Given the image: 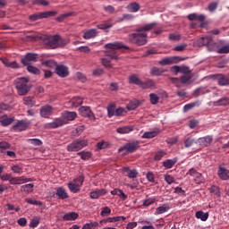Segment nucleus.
I'll use <instances>...</instances> for the list:
<instances>
[{"instance_id":"1","label":"nucleus","mask_w":229,"mask_h":229,"mask_svg":"<svg viewBox=\"0 0 229 229\" xmlns=\"http://www.w3.org/2000/svg\"><path fill=\"white\" fill-rule=\"evenodd\" d=\"M156 26L157 23H149L136 29L135 33L128 35L129 42H131V44H136L137 46H146V44H148V34L142 31H151Z\"/></svg>"},{"instance_id":"2","label":"nucleus","mask_w":229,"mask_h":229,"mask_svg":"<svg viewBox=\"0 0 229 229\" xmlns=\"http://www.w3.org/2000/svg\"><path fill=\"white\" fill-rule=\"evenodd\" d=\"M76 112L65 111L62 114V118H56L52 123H47V128L56 129L67 124V121H74L77 117Z\"/></svg>"},{"instance_id":"3","label":"nucleus","mask_w":229,"mask_h":229,"mask_svg":"<svg viewBox=\"0 0 229 229\" xmlns=\"http://www.w3.org/2000/svg\"><path fill=\"white\" fill-rule=\"evenodd\" d=\"M105 47L109 49L106 51V56L111 60H119L117 49H130V47L124 46L122 42L108 43L105 45Z\"/></svg>"},{"instance_id":"4","label":"nucleus","mask_w":229,"mask_h":229,"mask_svg":"<svg viewBox=\"0 0 229 229\" xmlns=\"http://www.w3.org/2000/svg\"><path fill=\"white\" fill-rule=\"evenodd\" d=\"M46 46L50 49H58V47L67 46V39L60 37V35L51 36L48 37Z\"/></svg>"},{"instance_id":"5","label":"nucleus","mask_w":229,"mask_h":229,"mask_svg":"<svg viewBox=\"0 0 229 229\" xmlns=\"http://www.w3.org/2000/svg\"><path fill=\"white\" fill-rule=\"evenodd\" d=\"M30 79L26 77L18 78L15 80L16 89L19 96H26V94L30 92V89H31V87L28 85Z\"/></svg>"},{"instance_id":"6","label":"nucleus","mask_w":229,"mask_h":229,"mask_svg":"<svg viewBox=\"0 0 229 229\" xmlns=\"http://www.w3.org/2000/svg\"><path fill=\"white\" fill-rule=\"evenodd\" d=\"M87 146H89V140L77 139L67 146V151H70V152L80 151L83 149V148H87Z\"/></svg>"},{"instance_id":"7","label":"nucleus","mask_w":229,"mask_h":229,"mask_svg":"<svg viewBox=\"0 0 229 229\" xmlns=\"http://www.w3.org/2000/svg\"><path fill=\"white\" fill-rule=\"evenodd\" d=\"M55 11H47V12H41L38 13L31 14L29 19L30 21H32V22H35V21H38L40 19H49V17H55L56 15Z\"/></svg>"},{"instance_id":"8","label":"nucleus","mask_w":229,"mask_h":229,"mask_svg":"<svg viewBox=\"0 0 229 229\" xmlns=\"http://www.w3.org/2000/svg\"><path fill=\"white\" fill-rule=\"evenodd\" d=\"M140 147V141L135 140L129 143H126L122 148L118 149L119 153L122 151H126L127 153H135L136 150Z\"/></svg>"},{"instance_id":"9","label":"nucleus","mask_w":229,"mask_h":229,"mask_svg":"<svg viewBox=\"0 0 229 229\" xmlns=\"http://www.w3.org/2000/svg\"><path fill=\"white\" fill-rule=\"evenodd\" d=\"M211 78L213 80H216V81H217L220 87L229 86V77L225 74L218 73V74L211 75Z\"/></svg>"},{"instance_id":"10","label":"nucleus","mask_w":229,"mask_h":229,"mask_svg":"<svg viewBox=\"0 0 229 229\" xmlns=\"http://www.w3.org/2000/svg\"><path fill=\"white\" fill-rule=\"evenodd\" d=\"M79 112L82 117H89L91 121L96 119V115H94V113L90 110V106H81L79 108Z\"/></svg>"},{"instance_id":"11","label":"nucleus","mask_w":229,"mask_h":229,"mask_svg":"<svg viewBox=\"0 0 229 229\" xmlns=\"http://www.w3.org/2000/svg\"><path fill=\"white\" fill-rule=\"evenodd\" d=\"M182 60L180 56L165 57L158 62L159 65H173V64H178Z\"/></svg>"},{"instance_id":"12","label":"nucleus","mask_w":229,"mask_h":229,"mask_svg":"<svg viewBox=\"0 0 229 229\" xmlns=\"http://www.w3.org/2000/svg\"><path fill=\"white\" fill-rule=\"evenodd\" d=\"M55 73L57 76H60V78H67V76H69V68L64 64H57L55 66Z\"/></svg>"},{"instance_id":"13","label":"nucleus","mask_w":229,"mask_h":229,"mask_svg":"<svg viewBox=\"0 0 229 229\" xmlns=\"http://www.w3.org/2000/svg\"><path fill=\"white\" fill-rule=\"evenodd\" d=\"M38 58V55L37 54H31V53H28L24 58L21 59V64L23 65H30V63L31 62H37Z\"/></svg>"},{"instance_id":"14","label":"nucleus","mask_w":229,"mask_h":229,"mask_svg":"<svg viewBox=\"0 0 229 229\" xmlns=\"http://www.w3.org/2000/svg\"><path fill=\"white\" fill-rule=\"evenodd\" d=\"M28 124H30V123H28L26 120L18 121L13 126V130H14V131H24L28 128Z\"/></svg>"},{"instance_id":"15","label":"nucleus","mask_w":229,"mask_h":229,"mask_svg":"<svg viewBox=\"0 0 229 229\" xmlns=\"http://www.w3.org/2000/svg\"><path fill=\"white\" fill-rule=\"evenodd\" d=\"M40 115L41 117L47 119V117L53 115V107L51 106H42L40 109Z\"/></svg>"},{"instance_id":"16","label":"nucleus","mask_w":229,"mask_h":229,"mask_svg":"<svg viewBox=\"0 0 229 229\" xmlns=\"http://www.w3.org/2000/svg\"><path fill=\"white\" fill-rule=\"evenodd\" d=\"M108 191L106 189H97L89 193L91 199H98L100 196H105Z\"/></svg>"},{"instance_id":"17","label":"nucleus","mask_w":229,"mask_h":229,"mask_svg":"<svg viewBox=\"0 0 229 229\" xmlns=\"http://www.w3.org/2000/svg\"><path fill=\"white\" fill-rule=\"evenodd\" d=\"M212 136H206L203 138H199L198 140V143L199 144V146H201V148H207L210 146V144H212Z\"/></svg>"},{"instance_id":"18","label":"nucleus","mask_w":229,"mask_h":229,"mask_svg":"<svg viewBox=\"0 0 229 229\" xmlns=\"http://www.w3.org/2000/svg\"><path fill=\"white\" fill-rule=\"evenodd\" d=\"M13 121H15L13 117H8L6 114H0V123L2 126H10Z\"/></svg>"},{"instance_id":"19","label":"nucleus","mask_w":229,"mask_h":229,"mask_svg":"<svg viewBox=\"0 0 229 229\" xmlns=\"http://www.w3.org/2000/svg\"><path fill=\"white\" fill-rule=\"evenodd\" d=\"M55 196H57L59 199H67V198H69V194L64 187L57 188Z\"/></svg>"},{"instance_id":"20","label":"nucleus","mask_w":229,"mask_h":229,"mask_svg":"<svg viewBox=\"0 0 229 229\" xmlns=\"http://www.w3.org/2000/svg\"><path fill=\"white\" fill-rule=\"evenodd\" d=\"M95 37H98V30L96 29L89 30L83 34V38L86 40H90V38H95Z\"/></svg>"},{"instance_id":"21","label":"nucleus","mask_w":229,"mask_h":229,"mask_svg":"<svg viewBox=\"0 0 229 229\" xmlns=\"http://www.w3.org/2000/svg\"><path fill=\"white\" fill-rule=\"evenodd\" d=\"M217 175L221 180H229V170L220 166L217 172Z\"/></svg>"},{"instance_id":"22","label":"nucleus","mask_w":229,"mask_h":229,"mask_svg":"<svg viewBox=\"0 0 229 229\" xmlns=\"http://www.w3.org/2000/svg\"><path fill=\"white\" fill-rule=\"evenodd\" d=\"M123 173H127L128 178L133 179L139 176V172L135 169L130 170V167H123Z\"/></svg>"},{"instance_id":"23","label":"nucleus","mask_w":229,"mask_h":229,"mask_svg":"<svg viewBox=\"0 0 229 229\" xmlns=\"http://www.w3.org/2000/svg\"><path fill=\"white\" fill-rule=\"evenodd\" d=\"M207 17L204 14L198 15L197 13H191L188 15L189 21H199V22H204Z\"/></svg>"},{"instance_id":"24","label":"nucleus","mask_w":229,"mask_h":229,"mask_svg":"<svg viewBox=\"0 0 229 229\" xmlns=\"http://www.w3.org/2000/svg\"><path fill=\"white\" fill-rule=\"evenodd\" d=\"M215 106H227L229 105V97H223L213 103Z\"/></svg>"},{"instance_id":"25","label":"nucleus","mask_w":229,"mask_h":229,"mask_svg":"<svg viewBox=\"0 0 229 229\" xmlns=\"http://www.w3.org/2000/svg\"><path fill=\"white\" fill-rule=\"evenodd\" d=\"M79 215L76 212H69L64 215L63 219L64 221H76L78 219Z\"/></svg>"},{"instance_id":"26","label":"nucleus","mask_w":229,"mask_h":229,"mask_svg":"<svg viewBox=\"0 0 229 229\" xmlns=\"http://www.w3.org/2000/svg\"><path fill=\"white\" fill-rule=\"evenodd\" d=\"M178 162L176 158L174 159H166L163 162V167L165 169H173L174 165Z\"/></svg>"},{"instance_id":"27","label":"nucleus","mask_w":229,"mask_h":229,"mask_svg":"<svg viewBox=\"0 0 229 229\" xmlns=\"http://www.w3.org/2000/svg\"><path fill=\"white\" fill-rule=\"evenodd\" d=\"M116 131L121 135H124L125 133H130V131H133V127H131V125L119 127L116 129Z\"/></svg>"},{"instance_id":"28","label":"nucleus","mask_w":229,"mask_h":229,"mask_svg":"<svg viewBox=\"0 0 229 229\" xmlns=\"http://www.w3.org/2000/svg\"><path fill=\"white\" fill-rule=\"evenodd\" d=\"M167 210H169V205L163 204L156 209L155 216H160V214H165Z\"/></svg>"},{"instance_id":"29","label":"nucleus","mask_w":229,"mask_h":229,"mask_svg":"<svg viewBox=\"0 0 229 229\" xmlns=\"http://www.w3.org/2000/svg\"><path fill=\"white\" fill-rule=\"evenodd\" d=\"M127 10L131 12V13H135L140 10V4H139L137 2L131 3L129 5H127Z\"/></svg>"},{"instance_id":"30","label":"nucleus","mask_w":229,"mask_h":229,"mask_svg":"<svg viewBox=\"0 0 229 229\" xmlns=\"http://www.w3.org/2000/svg\"><path fill=\"white\" fill-rule=\"evenodd\" d=\"M70 103L73 108H78V106L83 105V98L76 97L72 98Z\"/></svg>"},{"instance_id":"31","label":"nucleus","mask_w":229,"mask_h":229,"mask_svg":"<svg viewBox=\"0 0 229 229\" xmlns=\"http://www.w3.org/2000/svg\"><path fill=\"white\" fill-rule=\"evenodd\" d=\"M140 106V102L139 100H132L127 104V109L129 110H136Z\"/></svg>"},{"instance_id":"32","label":"nucleus","mask_w":229,"mask_h":229,"mask_svg":"<svg viewBox=\"0 0 229 229\" xmlns=\"http://www.w3.org/2000/svg\"><path fill=\"white\" fill-rule=\"evenodd\" d=\"M195 217H197V219H201L202 221H207V219H208V213L199 210L195 213Z\"/></svg>"},{"instance_id":"33","label":"nucleus","mask_w":229,"mask_h":229,"mask_svg":"<svg viewBox=\"0 0 229 229\" xmlns=\"http://www.w3.org/2000/svg\"><path fill=\"white\" fill-rule=\"evenodd\" d=\"M33 187H35L34 183L24 184L21 187V192H33Z\"/></svg>"},{"instance_id":"34","label":"nucleus","mask_w":229,"mask_h":229,"mask_svg":"<svg viewBox=\"0 0 229 229\" xmlns=\"http://www.w3.org/2000/svg\"><path fill=\"white\" fill-rule=\"evenodd\" d=\"M157 135H158V132L157 131H146L141 136V139H155Z\"/></svg>"},{"instance_id":"35","label":"nucleus","mask_w":229,"mask_h":229,"mask_svg":"<svg viewBox=\"0 0 229 229\" xmlns=\"http://www.w3.org/2000/svg\"><path fill=\"white\" fill-rule=\"evenodd\" d=\"M165 72V70L157 67H153L150 70V73L152 74V76H162V74H164Z\"/></svg>"},{"instance_id":"36","label":"nucleus","mask_w":229,"mask_h":229,"mask_svg":"<svg viewBox=\"0 0 229 229\" xmlns=\"http://www.w3.org/2000/svg\"><path fill=\"white\" fill-rule=\"evenodd\" d=\"M114 26V23L110 22V20L104 21L103 23H100L97 26L98 30H108L109 28H112Z\"/></svg>"},{"instance_id":"37","label":"nucleus","mask_w":229,"mask_h":229,"mask_svg":"<svg viewBox=\"0 0 229 229\" xmlns=\"http://www.w3.org/2000/svg\"><path fill=\"white\" fill-rule=\"evenodd\" d=\"M68 188L71 191V192H73V194H76L81 191L80 186H77L76 183H74L72 181L68 183Z\"/></svg>"},{"instance_id":"38","label":"nucleus","mask_w":229,"mask_h":229,"mask_svg":"<svg viewBox=\"0 0 229 229\" xmlns=\"http://www.w3.org/2000/svg\"><path fill=\"white\" fill-rule=\"evenodd\" d=\"M23 103L30 107L35 106V98H33V97H25L23 98Z\"/></svg>"},{"instance_id":"39","label":"nucleus","mask_w":229,"mask_h":229,"mask_svg":"<svg viewBox=\"0 0 229 229\" xmlns=\"http://www.w3.org/2000/svg\"><path fill=\"white\" fill-rule=\"evenodd\" d=\"M101 64L106 69H112V61H111L110 57L106 56V57L102 58Z\"/></svg>"},{"instance_id":"40","label":"nucleus","mask_w":229,"mask_h":229,"mask_svg":"<svg viewBox=\"0 0 229 229\" xmlns=\"http://www.w3.org/2000/svg\"><path fill=\"white\" fill-rule=\"evenodd\" d=\"M149 101L151 105H158V101H160V97L155 93H150Z\"/></svg>"},{"instance_id":"41","label":"nucleus","mask_w":229,"mask_h":229,"mask_svg":"<svg viewBox=\"0 0 229 229\" xmlns=\"http://www.w3.org/2000/svg\"><path fill=\"white\" fill-rule=\"evenodd\" d=\"M196 139L192 138V137H188L185 140H184V147L185 148H191L192 146H194V144H196Z\"/></svg>"},{"instance_id":"42","label":"nucleus","mask_w":229,"mask_h":229,"mask_svg":"<svg viewBox=\"0 0 229 229\" xmlns=\"http://www.w3.org/2000/svg\"><path fill=\"white\" fill-rule=\"evenodd\" d=\"M107 115L109 118L114 117L115 115V104H110L107 106Z\"/></svg>"},{"instance_id":"43","label":"nucleus","mask_w":229,"mask_h":229,"mask_svg":"<svg viewBox=\"0 0 229 229\" xmlns=\"http://www.w3.org/2000/svg\"><path fill=\"white\" fill-rule=\"evenodd\" d=\"M140 87L141 89H151V87H155V81L153 80H147L145 82L141 81Z\"/></svg>"},{"instance_id":"44","label":"nucleus","mask_w":229,"mask_h":229,"mask_svg":"<svg viewBox=\"0 0 229 229\" xmlns=\"http://www.w3.org/2000/svg\"><path fill=\"white\" fill-rule=\"evenodd\" d=\"M42 65H45V67H50V69L56 68V62L55 60H47L41 62Z\"/></svg>"},{"instance_id":"45","label":"nucleus","mask_w":229,"mask_h":229,"mask_svg":"<svg viewBox=\"0 0 229 229\" xmlns=\"http://www.w3.org/2000/svg\"><path fill=\"white\" fill-rule=\"evenodd\" d=\"M77 155L81 157V160H90L92 154L90 152L81 151L78 152Z\"/></svg>"},{"instance_id":"46","label":"nucleus","mask_w":229,"mask_h":229,"mask_svg":"<svg viewBox=\"0 0 229 229\" xmlns=\"http://www.w3.org/2000/svg\"><path fill=\"white\" fill-rule=\"evenodd\" d=\"M74 15V12H72V13H64V14H61L60 16H58L56 18V21L58 22H62L64 21H65V19L69 18V17H72Z\"/></svg>"},{"instance_id":"47","label":"nucleus","mask_w":229,"mask_h":229,"mask_svg":"<svg viewBox=\"0 0 229 229\" xmlns=\"http://www.w3.org/2000/svg\"><path fill=\"white\" fill-rule=\"evenodd\" d=\"M73 183H75V185L77 187H79L80 189H81V186L83 185V182H85V177H83V175H80L79 177H77L76 179H74L73 181H72Z\"/></svg>"},{"instance_id":"48","label":"nucleus","mask_w":229,"mask_h":229,"mask_svg":"<svg viewBox=\"0 0 229 229\" xmlns=\"http://www.w3.org/2000/svg\"><path fill=\"white\" fill-rule=\"evenodd\" d=\"M112 144L108 141H100L97 144V148L98 149H106L110 148Z\"/></svg>"},{"instance_id":"49","label":"nucleus","mask_w":229,"mask_h":229,"mask_svg":"<svg viewBox=\"0 0 229 229\" xmlns=\"http://www.w3.org/2000/svg\"><path fill=\"white\" fill-rule=\"evenodd\" d=\"M26 203L29 205H35L36 207H42V202L40 200L33 199L31 198L25 199Z\"/></svg>"},{"instance_id":"50","label":"nucleus","mask_w":229,"mask_h":229,"mask_svg":"<svg viewBox=\"0 0 229 229\" xmlns=\"http://www.w3.org/2000/svg\"><path fill=\"white\" fill-rule=\"evenodd\" d=\"M209 192L211 194H215V196H216V198H221V191L219 190V187H217V186H211L209 188Z\"/></svg>"},{"instance_id":"51","label":"nucleus","mask_w":229,"mask_h":229,"mask_svg":"<svg viewBox=\"0 0 229 229\" xmlns=\"http://www.w3.org/2000/svg\"><path fill=\"white\" fill-rule=\"evenodd\" d=\"M194 106H199V101L186 104L183 106V110L184 112H189V110H191V108H194Z\"/></svg>"},{"instance_id":"52","label":"nucleus","mask_w":229,"mask_h":229,"mask_svg":"<svg viewBox=\"0 0 229 229\" xmlns=\"http://www.w3.org/2000/svg\"><path fill=\"white\" fill-rule=\"evenodd\" d=\"M181 80V83H189V81H191V80H192V73H188L186 75H182L180 77Z\"/></svg>"},{"instance_id":"53","label":"nucleus","mask_w":229,"mask_h":229,"mask_svg":"<svg viewBox=\"0 0 229 229\" xmlns=\"http://www.w3.org/2000/svg\"><path fill=\"white\" fill-rule=\"evenodd\" d=\"M112 214V209L108 207L102 208V211L100 212V216L102 217H108Z\"/></svg>"},{"instance_id":"54","label":"nucleus","mask_w":229,"mask_h":229,"mask_svg":"<svg viewBox=\"0 0 229 229\" xmlns=\"http://www.w3.org/2000/svg\"><path fill=\"white\" fill-rule=\"evenodd\" d=\"M130 83H133L134 85H139L140 87L142 81H140V79H139V77L136 75H131L130 77Z\"/></svg>"},{"instance_id":"55","label":"nucleus","mask_w":229,"mask_h":229,"mask_svg":"<svg viewBox=\"0 0 229 229\" xmlns=\"http://www.w3.org/2000/svg\"><path fill=\"white\" fill-rule=\"evenodd\" d=\"M200 44H202V46H209L210 47L212 44V38L211 37L201 38Z\"/></svg>"},{"instance_id":"56","label":"nucleus","mask_w":229,"mask_h":229,"mask_svg":"<svg viewBox=\"0 0 229 229\" xmlns=\"http://www.w3.org/2000/svg\"><path fill=\"white\" fill-rule=\"evenodd\" d=\"M216 53L218 55H228V53H229V45L224 46V47L216 49Z\"/></svg>"},{"instance_id":"57","label":"nucleus","mask_w":229,"mask_h":229,"mask_svg":"<svg viewBox=\"0 0 229 229\" xmlns=\"http://www.w3.org/2000/svg\"><path fill=\"white\" fill-rule=\"evenodd\" d=\"M165 155H167V153H165V151H164V150H157L156 152L155 157H154V160L160 161L162 158H164Z\"/></svg>"},{"instance_id":"58","label":"nucleus","mask_w":229,"mask_h":229,"mask_svg":"<svg viewBox=\"0 0 229 229\" xmlns=\"http://www.w3.org/2000/svg\"><path fill=\"white\" fill-rule=\"evenodd\" d=\"M27 71H29L31 74H40V70L33 65H27Z\"/></svg>"},{"instance_id":"59","label":"nucleus","mask_w":229,"mask_h":229,"mask_svg":"<svg viewBox=\"0 0 229 229\" xmlns=\"http://www.w3.org/2000/svg\"><path fill=\"white\" fill-rule=\"evenodd\" d=\"M155 201H157L156 198H149L145 200H142L143 207H149L150 205H153V203H155Z\"/></svg>"},{"instance_id":"60","label":"nucleus","mask_w":229,"mask_h":229,"mask_svg":"<svg viewBox=\"0 0 229 229\" xmlns=\"http://www.w3.org/2000/svg\"><path fill=\"white\" fill-rule=\"evenodd\" d=\"M217 6H219L217 2H211L208 6V10L209 12H216V10H217Z\"/></svg>"},{"instance_id":"61","label":"nucleus","mask_w":229,"mask_h":229,"mask_svg":"<svg viewBox=\"0 0 229 229\" xmlns=\"http://www.w3.org/2000/svg\"><path fill=\"white\" fill-rule=\"evenodd\" d=\"M28 142L32 144V146H42L43 142L39 139H29Z\"/></svg>"},{"instance_id":"62","label":"nucleus","mask_w":229,"mask_h":229,"mask_svg":"<svg viewBox=\"0 0 229 229\" xmlns=\"http://www.w3.org/2000/svg\"><path fill=\"white\" fill-rule=\"evenodd\" d=\"M170 81L177 87V89H180L182 87V84L180 82V80L176 77H170L169 78Z\"/></svg>"},{"instance_id":"63","label":"nucleus","mask_w":229,"mask_h":229,"mask_svg":"<svg viewBox=\"0 0 229 229\" xmlns=\"http://www.w3.org/2000/svg\"><path fill=\"white\" fill-rule=\"evenodd\" d=\"M146 178L150 183H155V174H153L152 172H148L146 174Z\"/></svg>"},{"instance_id":"64","label":"nucleus","mask_w":229,"mask_h":229,"mask_svg":"<svg viewBox=\"0 0 229 229\" xmlns=\"http://www.w3.org/2000/svg\"><path fill=\"white\" fill-rule=\"evenodd\" d=\"M168 38L169 40L178 41L182 38V36H180V34L172 33V34H169Z\"/></svg>"}]
</instances>
